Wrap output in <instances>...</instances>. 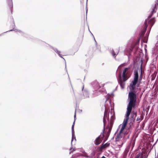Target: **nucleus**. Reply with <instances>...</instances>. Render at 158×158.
Instances as JSON below:
<instances>
[{"label":"nucleus","mask_w":158,"mask_h":158,"mask_svg":"<svg viewBox=\"0 0 158 158\" xmlns=\"http://www.w3.org/2000/svg\"><path fill=\"white\" fill-rule=\"evenodd\" d=\"M134 75V80L130 85V88L131 90V91L129 93L128 98L129 99V102L127 105V111L125 116V118L122 124L119 126V127H121V128L119 134L117 135L116 137V140H119L128 133L127 130L126 131V129L125 128L127 125L132 108L134 106L136 99V95L134 93V92H135V86L138 82L139 77L137 71H135Z\"/></svg>","instance_id":"1"},{"label":"nucleus","mask_w":158,"mask_h":158,"mask_svg":"<svg viewBox=\"0 0 158 158\" xmlns=\"http://www.w3.org/2000/svg\"><path fill=\"white\" fill-rule=\"evenodd\" d=\"M124 65V64H122L119 66L118 69V70L119 69L120 70L118 81L122 89H123L124 88L125 85L124 81H126L128 78V77L127 75V72L129 69V68H126L123 71L122 73V77L123 79V81H122L121 78V73L120 71L121 68Z\"/></svg>","instance_id":"2"},{"label":"nucleus","mask_w":158,"mask_h":158,"mask_svg":"<svg viewBox=\"0 0 158 158\" xmlns=\"http://www.w3.org/2000/svg\"><path fill=\"white\" fill-rule=\"evenodd\" d=\"M105 111L103 119L104 126H105L107 122L108 123H111L115 118L114 113V111L111 110L110 111V114H108L107 111L108 107L106 104L105 106Z\"/></svg>","instance_id":"3"},{"label":"nucleus","mask_w":158,"mask_h":158,"mask_svg":"<svg viewBox=\"0 0 158 158\" xmlns=\"http://www.w3.org/2000/svg\"><path fill=\"white\" fill-rule=\"evenodd\" d=\"M155 12V8H154L151 12L152 13L151 15L148 16L147 19L145 20V28L144 30V33L146 31V29L148 27L149 30H150L151 27L155 23V20L154 18H152L150 20L149 19L152 16L153 14Z\"/></svg>","instance_id":"4"},{"label":"nucleus","mask_w":158,"mask_h":158,"mask_svg":"<svg viewBox=\"0 0 158 158\" xmlns=\"http://www.w3.org/2000/svg\"><path fill=\"white\" fill-rule=\"evenodd\" d=\"M100 86L99 84L98 83H96L95 85H94V94L96 95H97L100 93V90L99 89L100 88Z\"/></svg>","instance_id":"5"},{"label":"nucleus","mask_w":158,"mask_h":158,"mask_svg":"<svg viewBox=\"0 0 158 158\" xmlns=\"http://www.w3.org/2000/svg\"><path fill=\"white\" fill-rule=\"evenodd\" d=\"M74 117V119H75L74 121H75V118L76 117V111H75V112ZM74 123H75V121H74V122H73V124L72 125V141H71L72 143V142L73 141L74 139H75V140H76V138H75V136L74 135Z\"/></svg>","instance_id":"6"},{"label":"nucleus","mask_w":158,"mask_h":158,"mask_svg":"<svg viewBox=\"0 0 158 158\" xmlns=\"http://www.w3.org/2000/svg\"><path fill=\"white\" fill-rule=\"evenodd\" d=\"M101 142V141L100 140V137L99 136H98L95 139V144L96 145H98Z\"/></svg>","instance_id":"7"},{"label":"nucleus","mask_w":158,"mask_h":158,"mask_svg":"<svg viewBox=\"0 0 158 158\" xmlns=\"http://www.w3.org/2000/svg\"><path fill=\"white\" fill-rule=\"evenodd\" d=\"M52 48L54 50L55 52L57 53L58 55L61 58H63V57L60 54V51H58L56 48H54L53 47H52Z\"/></svg>","instance_id":"8"},{"label":"nucleus","mask_w":158,"mask_h":158,"mask_svg":"<svg viewBox=\"0 0 158 158\" xmlns=\"http://www.w3.org/2000/svg\"><path fill=\"white\" fill-rule=\"evenodd\" d=\"M110 143H106L105 144H102L101 145V148L102 149L105 148L109 146Z\"/></svg>","instance_id":"9"},{"label":"nucleus","mask_w":158,"mask_h":158,"mask_svg":"<svg viewBox=\"0 0 158 158\" xmlns=\"http://www.w3.org/2000/svg\"><path fill=\"white\" fill-rule=\"evenodd\" d=\"M84 95L85 98H88L89 97V94L88 92L86 91H85L84 93Z\"/></svg>","instance_id":"10"},{"label":"nucleus","mask_w":158,"mask_h":158,"mask_svg":"<svg viewBox=\"0 0 158 158\" xmlns=\"http://www.w3.org/2000/svg\"><path fill=\"white\" fill-rule=\"evenodd\" d=\"M112 53V55L114 57H115V56L118 54V53L117 52H116V53H115L114 52V51H113Z\"/></svg>","instance_id":"11"},{"label":"nucleus","mask_w":158,"mask_h":158,"mask_svg":"<svg viewBox=\"0 0 158 158\" xmlns=\"http://www.w3.org/2000/svg\"><path fill=\"white\" fill-rule=\"evenodd\" d=\"M75 148H71L70 149V151L71 152H73L75 151Z\"/></svg>","instance_id":"12"},{"label":"nucleus","mask_w":158,"mask_h":158,"mask_svg":"<svg viewBox=\"0 0 158 158\" xmlns=\"http://www.w3.org/2000/svg\"><path fill=\"white\" fill-rule=\"evenodd\" d=\"M10 3L11 5V6H12V0H10Z\"/></svg>","instance_id":"13"},{"label":"nucleus","mask_w":158,"mask_h":158,"mask_svg":"<svg viewBox=\"0 0 158 158\" xmlns=\"http://www.w3.org/2000/svg\"><path fill=\"white\" fill-rule=\"evenodd\" d=\"M123 142L122 143V144L121 145H119V146L120 147H121L123 145Z\"/></svg>","instance_id":"14"},{"label":"nucleus","mask_w":158,"mask_h":158,"mask_svg":"<svg viewBox=\"0 0 158 158\" xmlns=\"http://www.w3.org/2000/svg\"><path fill=\"white\" fill-rule=\"evenodd\" d=\"M101 158H106L104 156H103Z\"/></svg>","instance_id":"15"},{"label":"nucleus","mask_w":158,"mask_h":158,"mask_svg":"<svg viewBox=\"0 0 158 158\" xmlns=\"http://www.w3.org/2000/svg\"><path fill=\"white\" fill-rule=\"evenodd\" d=\"M13 30H10L9 31H12Z\"/></svg>","instance_id":"16"},{"label":"nucleus","mask_w":158,"mask_h":158,"mask_svg":"<svg viewBox=\"0 0 158 158\" xmlns=\"http://www.w3.org/2000/svg\"><path fill=\"white\" fill-rule=\"evenodd\" d=\"M87 10L86 9V13H87Z\"/></svg>","instance_id":"17"},{"label":"nucleus","mask_w":158,"mask_h":158,"mask_svg":"<svg viewBox=\"0 0 158 158\" xmlns=\"http://www.w3.org/2000/svg\"><path fill=\"white\" fill-rule=\"evenodd\" d=\"M90 33H91V34H92V35L93 36V34H92V33H91V32L90 31Z\"/></svg>","instance_id":"18"},{"label":"nucleus","mask_w":158,"mask_h":158,"mask_svg":"<svg viewBox=\"0 0 158 158\" xmlns=\"http://www.w3.org/2000/svg\"><path fill=\"white\" fill-rule=\"evenodd\" d=\"M62 58H63L64 60V61H65V60L64 59L63 57Z\"/></svg>","instance_id":"19"},{"label":"nucleus","mask_w":158,"mask_h":158,"mask_svg":"<svg viewBox=\"0 0 158 158\" xmlns=\"http://www.w3.org/2000/svg\"><path fill=\"white\" fill-rule=\"evenodd\" d=\"M129 137V135L127 136V138H128Z\"/></svg>","instance_id":"20"}]
</instances>
